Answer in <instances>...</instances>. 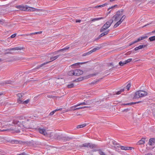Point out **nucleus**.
Instances as JSON below:
<instances>
[{
    "label": "nucleus",
    "instance_id": "obj_1",
    "mask_svg": "<svg viewBox=\"0 0 155 155\" xmlns=\"http://www.w3.org/2000/svg\"><path fill=\"white\" fill-rule=\"evenodd\" d=\"M54 137L55 139L59 140H61L63 142L69 141L75 138L73 136H68L67 135H64L62 134L59 135L57 134H55Z\"/></svg>",
    "mask_w": 155,
    "mask_h": 155
},
{
    "label": "nucleus",
    "instance_id": "obj_2",
    "mask_svg": "<svg viewBox=\"0 0 155 155\" xmlns=\"http://www.w3.org/2000/svg\"><path fill=\"white\" fill-rule=\"evenodd\" d=\"M124 10L123 9H121L119 11H118L116 13L115 15L112 18V19L111 20H113V21H116L120 19L122 15Z\"/></svg>",
    "mask_w": 155,
    "mask_h": 155
},
{
    "label": "nucleus",
    "instance_id": "obj_3",
    "mask_svg": "<svg viewBox=\"0 0 155 155\" xmlns=\"http://www.w3.org/2000/svg\"><path fill=\"white\" fill-rule=\"evenodd\" d=\"M51 53H50L49 54L52 56L51 57H50V59L51 60V61H49L47 62L44 63H43V64H41L40 65H38V66H37L36 67V68L37 69H38V68H40L43 66L45 65V64H47L50 63V62H51L52 61H53L55 60V59H57L60 56H62L63 55V54H60L57 55L55 56H53L54 55H51Z\"/></svg>",
    "mask_w": 155,
    "mask_h": 155
},
{
    "label": "nucleus",
    "instance_id": "obj_4",
    "mask_svg": "<svg viewBox=\"0 0 155 155\" xmlns=\"http://www.w3.org/2000/svg\"><path fill=\"white\" fill-rule=\"evenodd\" d=\"M113 22V20H110L104 24L100 30V32H102L109 28Z\"/></svg>",
    "mask_w": 155,
    "mask_h": 155
},
{
    "label": "nucleus",
    "instance_id": "obj_5",
    "mask_svg": "<svg viewBox=\"0 0 155 155\" xmlns=\"http://www.w3.org/2000/svg\"><path fill=\"white\" fill-rule=\"evenodd\" d=\"M81 147L90 148L91 149H93L97 147V145L90 143H83L81 145Z\"/></svg>",
    "mask_w": 155,
    "mask_h": 155
},
{
    "label": "nucleus",
    "instance_id": "obj_6",
    "mask_svg": "<svg viewBox=\"0 0 155 155\" xmlns=\"http://www.w3.org/2000/svg\"><path fill=\"white\" fill-rule=\"evenodd\" d=\"M100 48H101L100 47H99L94 48H93L92 50H91L87 52H86V53H84L83 54L82 56H86L88 55H89V54H91V53H93V52L96 51V50H99Z\"/></svg>",
    "mask_w": 155,
    "mask_h": 155
},
{
    "label": "nucleus",
    "instance_id": "obj_7",
    "mask_svg": "<svg viewBox=\"0 0 155 155\" xmlns=\"http://www.w3.org/2000/svg\"><path fill=\"white\" fill-rule=\"evenodd\" d=\"M11 142L12 143V144H18V143H24V144H28V143H30V142H29L28 141L25 142V141H18L17 140H11Z\"/></svg>",
    "mask_w": 155,
    "mask_h": 155
},
{
    "label": "nucleus",
    "instance_id": "obj_8",
    "mask_svg": "<svg viewBox=\"0 0 155 155\" xmlns=\"http://www.w3.org/2000/svg\"><path fill=\"white\" fill-rule=\"evenodd\" d=\"M69 48H70V47L67 46L63 49H60L57 51H55L53 52H52V53H51V55H56L58 54V52H59L60 51H65L66 50H68V49H69Z\"/></svg>",
    "mask_w": 155,
    "mask_h": 155
},
{
    "label": "nucleus",
    "instance_id": "obj_9",
    "mask_svg": "<svg viewBox=\"0 0 155 155\" xmlns=\"http://www.w3.org/2000/svg\"><path fill=\"white\" fill-rule=\"evenodd\" d=\"M27 8H28L26 11H35L37 12H41L42 11V10L39 9H37L33 7H30L27 6Z\"/></svg>",
    "mask_w": 155,
    "mask_h": 155
},
{
    "label": "nucleus",
    "instance_id": "obj_10",
    "mask_svg": "<svg viewBox=\"0 0 155 155\" xmlns=\"http://www.w3.org/2000/svg\"><path fill=\"white\" fill-rule=\"evenodd\" d=\"M75 74V76H79L82 74L83 72L80 69H75L74 70V72H73Z\"/></svg>",
    "mask_w": 155,
    "mask_h": 155
},
{
    "label": "nucleus",
    "instance_id": "obj_11",
    "mask_svg": "<svg viewBox=\"0 0 155 155\" xmlns=\"http://www.w3.org/2000/svg\"><path fill=\"white\" fill-rule=\"evenodd\" d=\"M23 93H18L17 94V97H18V98L17 100V102L18 103H22V97L23 96Z\"/></svg>",
    "mask_w": 155,
    "mask_h": 155
},
{
    "label": "nucleus",
    "instance_id": "obj_12",
    "mask_svg": "<svg viewBox=\"0 0 155 155\" xmlns=\"http://www.w3.org/2000/svg\"><path fill=\"white\" fill-rule=\"evenodd\" d=\"M141 96V91H139L136 92L133 98L137 99L140 97Z\"/></svg>",
    "mask_w": 155,
    "mask_h": 155
},
{
    "label": "nucleus",
    "instance_id": "obj_13",
    "mask_svg": "<svg viewBox=\"0 0 155 155\" xmlns=\"http://www.w3.org/2000/svg\"><path fill=\"white\" fill-rule=\"evenodd\" d=\"M90 104V102L89 101H87L85 102H83L81 103L78 104L77 105H75L73 106H72V108L73 107H77L81 105H89Z\"/></svg>",
    "mask_w": 155,
    "mask_h": 155
},
{
    "label": "nucleus",
    "instance_id": "obj_14",
    "mask_svg": "<svg viewBox=\"0 0 155 155\" xmlns=\"http://www.w3.org/2000/svg\"><path fill=\"white\" fill-rule=\"evenodd\" d=\"M24 48L23 47H17L10 49H7L6 51H12V50H22Z\"/></svg>",
    "mask_w": 155,
    "mask_h": 155
},
{
    "label": "nucleus",
    "instance_id": "obj_15",
    "mask_svg": "<svg viewBox=\"0 0 155 155\" xmlns=\"http://www.w3.org/2000/svg\"><path fill=\"white\" fill-rule=\"evenodd\" d=\"M27 5L25 7L22 5H18L16 6V8H17L19 9L20 10L24 11H26L27 8Z\"/></svg>",
    "mask_w": 155,
    "mask_h": 155
},
{
    "label": "nucleus",
    "instance_id": "obj_16",
    "mask_svg": "<svg viewBox=\"0 0 155 155\" xmlns=\"http://www.w3.org/2000/svg\"><path fill=\"white\" fill-rule=\"evenodd\" d=\"M148 144L151 146L155 144V139L154 138H151L149 139Z\"/></svg>",
    "mask_w": 155,
    "mask_h": 155
},
{
    "label": "nucleus",
    "instance_id": "obj_17",
    "mask_svg": "<svg viewBox=\"0 0 155 155\" xmlns=\"http://www.w3.org/2000/svg\"><path fill=\"white\" fill-rule=\"evenodd\" d=\"M146 138H142L141 140H139L137 143V144L141 145L145 143V140Z\"/></svg>",
    "mask_w": 155,
    "mask_h": 155
},
{
    "label": "nucleus",
    "instance_id": "obj_18",
    "mask_svg": "<svg viewBox=\"0 0 155 155\" xmlns=\"http://www.w3.org/2000/svg\"><path fill=\"white\" fill-rule=\"evenodd\" d=\"M147 36L146 35L144 36H142L139 37L137 40H136L137 42L145 38H147Z\"/></svg>",
    "mask_w": 155,
    "mask_h": 155
},
{
    "label": "nucleus",
    "instance_id": "obj_19",
    "mask_svg": "<svg viewBox=\"0 0 155 155\" xmlns=\"http://www.w3.org/2000/svg\"><path fill=\"white\" fill-rule=\"evenodd\" d=\"M38 131L40 133L43 134L44 135H45L47 134V133L45 129L39 128L38 129Z\"/></svg>",
    "mask_w": 155,
    "mask_h": 155
},
{
    "label": "nucleus",
    "instance_id": "obj_20",
    "mask_svg": "<svg viewBox=\"0 0 155 155\" xmlns=\"http://www.w3.org/2000/svg\"><path fill=\"white\" fill-rule=\"evenodd\" d=\"M141 102V101H139L137 102H131L130 103H128L127 104H123L122 105H131L132 104H138L140 103Z\"/></svg>",
    "mask_w": 155,
    "mask_h": 155
},
{
    "label": "nucleus",
    "instance_id": "obj_21",
    "mask_svg": "<svg viewBox=\"0 0 155 155\" xmlns=\"http://www.w3.org/2000/svg\"><path fill=\"white\" fill-rule=\"evenodd\" d=\"M62 108H61L58 109H56L53 111H52L51 112H50L49 114V115H51V116L52 115H53L57 111H58V110L60 111V110H62Z\"/></svg>",
    "mask_w": 155,
    "mask_h": 155
},
{
    "label": "nucleus",
    "instance_id": "obj_22",
    "mask_svg": "<svg viewBox=\"0 0 155 155\" xmlns=\"http://www.w3.org/2000/svg\"><path fill=\"white\" fill-rule=\"evenodd\" d=\"M104 18V17H99L97 18H94L93 19L91 18V21H98L101 19H103Z\"/></svg>",
    "mask_w": 155,
    "mask_h": 155
},
{
    "label": "nucleus",
    "instance_id": "obj_23",
    "mask_svg": "<svg viewBox=\"0 0 155 155\" xmlns=\"http://www.w3.org/2000/svg\"><path fill=\"white\" fill-rule=\"evenodd\" d=\"M116 145H117L116 146L113 147V149H115L116 151H119V149H118V148H120L121 146L118 143Z\"/></svg>",
    "mask_w": 155,
    "mask_h": 155
},
{
    "label": "nucleus",
    "instance_id": "obj_24",
    "mask_svg": "<svg viewBox=\"0 0 155 155\" xmlns=\"http://www.w3.org/2000/svg\"><path fill=\"white\" fill-rule=\"evenodd\" d=\"M121 23V21H119L114 25V28H115L117 27Z\"/></svg>",
    "mask_w": 155,
    "mask_h": 155
},
{
    "label": "nucleus",
    "instance_id": "obj_25",
    "mask_svg": "<svg viewBox=\"0 0 155 155\" xmlns=\"http://www.w3.org/2000/svg\"><path fill=\"white\" fill-rule=\"evenodd\" d=\"M131 148L130 147H126L124 146H121L120 149L122 150H130V149Z\"/></svg>",
    "mask_w": 155,
    "mask_h": 155
},
{
    "label": "nucleus",
    "instance_id": "obj_26",
    "mask_svg": "<svg viewBox=\"0 0 155 155\" xmlns=\"http://www.w3.org/2000/svg\"><path fill=\"white\" fill-rule=\"evenodd\" d=\"M147 93L145 91H141V96L140 97L146 96L147 95Z\"/></svg>",
    "mask_w": 155,
    "mask_h": 155
},
{
    "label": "nucleus",
    "instance_id": "obj_27",
    "mask_svg": "<svg viewBox=\"0 0 155 155\" xmlns=\"http://www.w3.org/2000/svg\"><path fill=\"white\" fill-rule=\"evenodd\" d=\"M84 62H79L77 63L74 64H72L71 66L72 68H75L74 67V66L79 65L80 64H82L84 63Z\"/></svg>",
    "mask_w": 155,
    "mask_h": 155
},
{
    "label": "nucleus",
    "instance_id": "obj_28",
    "mask_svg": "<svg viewBox=\"0 0 155 155\" xmlns=\"http://www.w3.org/2000/svg\"><path fill=\"white\" fill-rule=\"evenodd\" d=\"M86 124H82L78 125L77 127V128L78 129H79L82 128L86 126Z\"/></svg>",
    "mask_w": 155,
    "mask_h": 155
},
{
    "label": "nucleus",
    "instance_id": "obj_29",
    "mask_svg": "<svg viewBox=\"0 0 155 155\" xmlns=\"http://www.w3.org/2000/svg\"><path fill=\"white\" fill-rule=\"evenodd\" d=\"M150 41H155V36L150 37L148 39Z\"/></svg>",
    "mask_w": 155,
    "mask_h": 155
},
{
    "label": "nucleus",
    "instance_id": "obj_30",
    "mask_svg": "<svg viewBox=\"0 0 155 155\" xmlns=\"http://www.w3.org/2000/svg\"><path fill=\"white\" fill-rule=\"evenodd\" d=\"M107 4H108L107 3H105L104 4H103V5H97V6H95V7H94V8H97L99 7H104V6H105L107 5Z\"/></svg>",
    "mask_w": 155,
    "mask_h": 155
},
{
    "label": "nucleus",
    "instance_id": "obj_31",
    "mask_svg": "<svg viewBox=\"0 0 155 155\" xmlns=\"http://www.w3.org/2000/svg\"><path fill=\"white\" fill-rule=\"evenodd\" d=\"M130 86H131V84L130 83H129L124 88V89H127V91H129L130 89Z\"/></svg>",
    "mask_w": 155,
    "mask_h": 155
},
{
    "label": "nucleus",
    "instance_id": "obj_32",
    "mask_svg": "<svg viewBox=\"0 0 155 155\" xmlns=\"http://www.w3.org/2000/svg\"><path fill=\"white\" fill-rule=\"evenodd\" d=\"M74 72V70H71L68 73V74L70 76H75V74L73 73Z\"/></svg>",
    "mask_w": 155,
    "mask_h": 155
},
{
    "label": "nucleus",
    "instance_id": "obj_33",
    "mask_svg": "<svg viewBox=\"0 0 155 155\" xmlns=\"http://www.w3.org/2000/svg\"><path fill=\"white\" fill-rule=\"evenodd\" d=\"M124 90V88L121 89L120 91H117L116 93V94H119L121 93V92H123Z\"/></svg>",
    "mask_w": 155,
    "mask_h": 155
},
{
    "label": "nucleus",
    "instance_id": "obj_34",
    "mask_svg": "<svg viewBox=\"0 0 155 155\" xmlns=\"http://www.w3.org/2000/svg\"><path fill=\"white\" fill-rule=\"evenodd\" d=\"M110 143H111L112 144H113L114 145H116L118 143H117L116 141L114 140H112L111 141L109 142V144Z\"/></svg>",
    "mask_w": 155,
    "mask_h": 155
},
{
    "label": "nucleus",
    "instance_id": "obj_35",
    "mask_svg": "<svg viewBox=\"0 0 155 155\" xmlns=\"http://www.w3.org/2000/svg\"><path fill=\"white\" fill-rule=\"evenodd\" d=\"M30 101L29 99H28L27 100L23 101H22V103H20V104H27Z\"/></svg>",
    "mask_w": 155,
    "mask_h": 155
},
{
    "label": "nucleus",
    "instance_id": "obj_36",
    "mask_svg": "<svg viewBox=\"0 0 155 155\" xmlns=\"http://www.w3.org/2000/svg\"><path fill=\"white\" fill-rule=\"evenodd\" d=\"M67 87L69 88H73L74 87V84L73 83L71 84L68 85Z\"/></svg>",
    "mask_w": 155,
    "mask_h": 155
},
{
    "label": "nucleus",
    "instance_id": "obj_37",
    "mask_svg": "<svg viewBox=\"0 0 155 155\" xmlns=\"http://www.w3.org/2000/svg\"><path fill=\"white\" fill-rule=\"evenodd\" d=\"M99 153L100 155H106L105 153L103 151H102L101 149H99Z\"/></svg>",
    "mask_w": 155,
    "mask_h": 155
},
{
    "label": "nucleus",
    "instance_id": "obj_38",
    "mask_svg": "<svg viewBox=\"0 0 155 155\" xmlns=\"http://www.w3.org/2000/svg\"><path fill=\"white\" fill-rule=\"evenodd\" d=\"M147 46V45H140L138 46V47L139 48V49H142L143 48H144L145 47H146Z\"/></svg>",
    "mask_w": 155,
    "mask_h": 155
},
{
    "label": "nucleus",
    "instance_id": "obj_39",
    "mask_svg": "<svg viewBox=\"0 0 155 155\" xmlns=\"http://www.w3.org/2000/svg\"><path fill=\"white\" fill-rule=\"evenodd\" d=\"M42 31L35 32H34V33H30V34L31 35H35V34H41L42 33Z\"/></svg>",
    "mask_w": 155,
    "mask_h": 155
},
{
    "label": "nucleus",
    "instance_id": "obj_40",
    "mask_svg": "<svg viewBox=\"0 0 155 155\" xmlns=\"http://www.w3.org/2000/svg\"><path fill=\"white\" fill-rule=\"evenodd\" d=\"M104 34L103 33H102L96 39V40H97L99 39H100L102 37H103V36H104Z\"/></svg>",
    "mask_w": 155,
    "mask_h": 155
},
{
    "label": "nucleus",
    "instance_id": "obj_41",
    "mask_svg": "<svg viewBox=\"0 0 155 155\" xmlns=\"http://www.w3.org/2000/svg\"><path fill=\"white\" fill-rule=\"evenodd\" d=\"M125 18L126 16L125 15H123L122 17H121L119 21H121V22H122Z\"/></svg>",
    "mask_w": 155,
    "mask_h": 155
},
{
    "label": "nucleus",
    "instance_id": "obj_42",
    "mask_svg": "<svg viewBox=\"0 0 155 155\" xmlns=\"http://www.w3.org/2000/svg\"><path fill=\"white\" fill-rule=\"evenodd\" d=\"M132 60V58H129L127 60L125 61L126 63H127V64L128 63H130V62H131Z\"/></svg>",
    "mask_w": 155,
    "mask_h": 155
},
{
    "label": "nucleus",
    "instance_id": "obj_43",
    "mask_svg": "<svg viewBox=\"0 0 155 155\" xmlns=\"http://www.w3.org/2000/svg\"><path fill=\"white\" fill-rule=\"evenodd\" d=\"M5 84H11L12 81H6L5 82Z\"/></svg>",
    "mask_w": 155,
    "mask_h": 155
},
{
    "label": "nucleus",
    "instance_id": "obj_44",
    "mask_svg": "<svg viewBox=\"0 0 155 155\" xmlns=\"http://www.w3.org/2000/svg\"><path fill=\"white\" fill-rule=\"evenodd\" d=\"M48 98H55V97H56V96H54V95H48Z\"/></svg>",
    "mask_w": 155,
    "mask_h": 155
},
{
    "label": "nucleus",
    "instance_id": "obj_45",
    "mask_svg": "<svg viewBox=\"0 0 155 155\" xmlns=\"http://www.w3.org/2000/svg\"><path fill=\"white\" fill-rule=\"evenodd\" d=\"M109 31L110 30L108 29L107 30V31H106L103 33L104 34V35L105 36V35H107L109 32Z\"/></svg>",
    "mask_w": 155,
    "mask_h": 155
},
{
    "label": "nucleus",
    "instance_id": "obj_46",
    "mask_svg": "<svg viewBox=\"0 0 155 155\" xmlns=\"http://www.w3.org/2000/svg\"><path fill=\"white\" fill-rule=\"evenodd\" d=\"M117 5H115L114 6H112L111 7H110L108 9V10L109 11L110 9H111V8H114V7H117Z\"/></svg>",
    "mask_w": 155,
    "mask_h": 155
},
{
    "label": "nucleus",
    "instance_id": "obj_47",
    "mask_svg": "<svg viewBox=\"0 0 155 155\" xmlns=\"http://www.w3.org/2000/svg\"><path fill=\"white\" fill-rule=\"evenodd\" d=\"M136 43H137V41H136V40H135V41H133V42L131 43H130V44H129V46H131L132 45H133V44Z\"/></svg>",
    "mask_w": 155,
    "mask_h": 155
},
{
    "label": "nucleus",
    "instance_id": "obj_48",
    "mask_svg": "<svg viewBox=\"0 0 155 155\" xmlns=\"http://www.w3.org/2000/svg\"><path fill=\"white\" fill-rule=\"evenodd\" d=\"M130 110V109H126L123 110V112H127L129 111Z\"/></svg>",
    "mask_w": 155,
    "mask_h": 155
},
{
    "label": "nucleus",
    "instance_id": "obj_49",
    "mask_svg": "<svg viewBox=\"0 0 155 155\" xmlns=\"http://www.w3.org/2000/svg\"><path fill=\"white\" fill-rule=\"evenodd\" d=\"M16 34H13V35H11V38H14L16 36Z\"/></svg>",
    "mask_w": 155,
    "mask_h": 155
},
{
    "label": "nucleus",
    "instance_id": "obj_50",
    "mask_svg": "<svg viewBox=\"0 0 155 155\" xmlns=\"http://www.w3.org/2000/svg\"><path fill=\"white\" fill-rule=\"evenodd\" d=\"M70 108L71 109V110H73V111L76 110V107H73V108H72V107Z\"/></svg>",
    "mask_w": 155,
    "mask_h": 155
},
{
    "label": "nucleus",
    "instance_id": "obj_51",
    "mask_svg": "<svg viewBox=\"0 0 155 155\" xmlns=\"http://www.w3.org/2000/svg\"><path fill=\"white\" fill-rule=\"evenodd\" d=\"M119 64L120 66H123V63L122 61H120L119 63Z\"/></svg>",
    "mask_w": 155,
    "mask_h": 155
},
{
    "label": "nucleus",
    "instance_id": "obj_52",
    "mask_svg": "<svg viewBox=\"0 0 155 155\" xmlns=\"http://www.w3.org/2000/svg\"><path fill=\"white\" fill-rule=\"evenodd\" d=\"M98 81H94L91 83V84H95L97 83Z\"/></svg>",
    "mask_w": 155,
    "mask_h": 155
},
{
    "label": "nucleus",
    "instance_id": "obj_53",
    "mask_svg": "<svg viewBox=\"0 0 155 155\" xmlns=\"http://www.w3.org/2000/svg\"><path fill=\"white\" fill-rule=\"evenodd\" d=\"M98 81H94L91 83V84H95L97 83Z\"/></svg>",
    "mask_w": 155,
    "mask_h": 155
},
{
    "label": "nucleus",
    "instance_id": "obj_54",
    "mask_svg": "<svg viewBox=\"0 0 155 155\" xmlns=\"http://www.w3.org/2000/svg\"><path fill=\"white\" fill-rule=\"evenodd\" d=\"M14 122L15 124H17L19 122V121L18 120H16L15 121H14Z\"/></svg>",
    "mask_w": 155,
    "mask_h": 155
},
{
    "label": "nucleus",
    "instance_id": "obj_55",
    "mask_svg": "<svg viewBox=\"0 0 155 155\" xmlns=\"http://www.w3.org/2000/svg\"><path fill=\"white\" fill-rule=\"evenodd\" d=\"M139 49V48L138 47V46L136 47V48H135L134 49L135 51H137V50H138Z\"/></svg>",
    "mask_w": 155,
    "mask_h": 155
},
{
    "label": "nucleus",
    "instance_id": "obj_56",
    "mask_svg": "<svg viewBox=\"0 0 155 155\" xmlns=\"http://www.w3.org/2000/svg\"><path fill=\"white\" fill-rule=\"evenodd\" d=\"M76 110H79V109H82V107H76Z\"/></svg>",
    "mask_w": 155,
    "mask_h": 155
},
{
    "label": "nucleus",
    "instance_id": "obj_57",
    "mask_svg": "<svg viewBox=\"0 0 155 155\" xmlns=\"http://www.w3.org/2000/svg\"><path fill=\"white\" fill-rule=\"evenodd\" d=\"M97 151H99V149H94L92 150V152H96Z\"/></svg>",
    "mask_w": 155,
    "mask_h": 155
},
{
    "label": "nucleus",
    "instance_id": "obj_58",
    "mask_svg": "<svg viewBox=\"0 0 155 155\" xmlns=\"http://www.w3.org/2000/svg\"><path fill=\"white\" fill-rule=\"evenodd\" d=\"M17 155H26L25 153H23L20 154H18Z\"/></svg>",
    "mask_w": 155,
    "mask_h": 155
},
{
    "label": "nucleus",
    "instance_id": "obj_59",
    "mask_svg": "<svg viewBox=\"0 0 155 155\" xmlns=\"http://www.w3.org/2000/svg\"><path fill=\"white\" fill-rule=\"evenodd\" d=\"M81 21V20H77L76 21V22H80Z\"/></svg>",
    "mask_w": 155,
    "mask_h": 155
},
{
    "label": "nucleus",
    "instance_id": "obj_60",
    "mask_svg": "<svg viewBox=\"0 0 155 155\" xmlns=\"http://www.w3.org/2000/svg\"><path fill=\"white\" fill-rule=\"evenodd\" d=\"M153 110H154L153 111V114L155 117V109Z\"/></svg>",
    "mask_w": 155,
    "mask_h": 155
},
{
    "label": "nucleus",
    "instance_id": "obj_61",
    "mask_svg": "<svg viewBox=\"0 0 155 155\" xmlns=\"http://www.w3.org/2000/svg\"><path fill=\"white\" fill-rule=\"evenodd\" d=\"M82 107V109H83V108H88V107H88V106H84V107Z\"/></svg>",
    "mask_w": 155,
    "mask_h": 155
},
{
    "label": "nucleus",
    "instance_id": "obj_62",
    "mask_svg": "<svg viewBox=\"0 0 155 155\" xmlns=\"http://www.w3.org/2000/svg\"><path fill=\"white\" fill-rule=\"evenodd\" d=\"M123 65L124 64H127L126 63L125 61H124L123 62Z\"/></svg>",
    "mask_w": 155,
    "mask_h": 155
},
{
    "label": "nucleus",
    "instance_id": "obj_63",
    "mask_svg": "<svg viewBox=\"0 0 155 155\" xmlns=\"http://www.w3.org/2000/svg\"><path fill=\"white\" fill-rule=\"evenodd\" d=\"M8 130L7 129H5V130H1V131L3 132V131H5Z\"/></svg>",
    "mask_w": 155,
    "mask_h": 155
},
{
    "label": "nucleus",
    "instance_id": "obj_64",
    "mask_svg": "<svg viewBox=\"0 0 155 155\" xmlns=\"http://www.w3.org/2000/svg\"><path fill=\"white\" fill-rule=\"evenodd\" d=\"M146 155H152V154L151 153H147Z\"/></svg>",
    "mask_w": 155,
    "mask_h": 155
}]
</instances>
